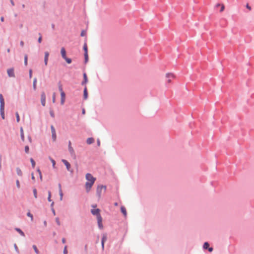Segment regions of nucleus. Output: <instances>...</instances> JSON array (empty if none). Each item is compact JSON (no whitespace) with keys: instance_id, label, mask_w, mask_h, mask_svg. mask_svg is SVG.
Here are the masks:
<instances>
[{"instance_id":"obj_28","label":"nucleus","mask_w":254,"mask_h":254,"mask_svg":"<svg viewBox=\"0 0 254 254\" xmlns=\"http://www.w3.org/2000/svg\"><path fill=\"white\" fill-rule=\"evenodd\" d=\"M30 162L31 163L32 167L34 168L35 166V162L33 158L30 159Z\"/></svg>"},{"instance_id":"obj_61","label":"nucleus","mask_w":254,"mask_h":254,"mask_svg":"<svg viewBox=\"0 0 254 254\" xmlns=\"http://www.w3.org/2000/svg\"><path fill=\"white\" fill-rule=\"evenodd\" d=\"M44 225H45V226H47V222H46V221H44Z\"/></svg>"},{"instance_id":"obj_20","label":"nucleus","mask_w":254,"mask_h":254,"mask_svg":"<svg viewBox=\"0 0 254 254\" xmlns=\"http://www.w3.org/2000/svg\"><path fill=\"white\" fill-rule=\"evenodd\" d=\"M15 230L17 232H18V233H19V234L21 236H23V237H24V236H25V234H24V233H23V232L21 229H20L19 228H16L15 229Z\"/></svg>"},{"instance_id":"obj_24","label":"nucleus","mask_w":254,"mask_h":254,"mask_svg":"<svg viewBox=\"0 0 254 254\" xmlns=\"http://www.w3.org/2000/svg\"><path fill=\"white\" fill-rule=\"evenodd\" d=\"M107 240V236L106 234H104L102 239L101 242H105Z\"/></svg>"},{"instance_id":"obj_19","label":"nucleus","mask_w":254,"mask_h":254,"mask_svg":"<svg viewBox=\"0 0 254 254\" xmlns=\"http://www.w3.org/2000/svg\"><path fill=\"white\" fill-rule=\"evenodd\" d=\"M86 142L88 144H91L94 142V139L92 137H90L87 138Z\"/></svg>"},{"instance_id":"obj_62","label":"nucleus","mask_w":254,"mask_h":254,"mask_svg":"<svg viewBox=\"0 0 254 254\" xmlns=\"http://www.w3.org/2000/svg\"><path fill=\"white\" fill-rule=\"evenodd\" d=\"M85 113V110H84V109H83V110H82V114H84Z\"/></svg>"},{"instance_id":"obj_47","label":"nucleus","mask_w":254,"mask_h":254,"mask_svg":"<svg viewBox=\"0 0 254 254\" xmlns=\"http://www.w3.org/2000/svg\"><path fill=\"white\" fill-rule=\"evenodd\" d=\"M32 69H30L29 70V77H30V78L32 77Z\"/></svg>"},{"instance_id":"obj_37","label":"nucleus","mask_w":254,"mask_h":254,"mask_svg":"<svg viewBox=\"0 0 254 254\" xmlns=\"http://www.w3.org/2000/svg\"><path fill=\"white\" fill-rule=\"evenodd\" d=\"M51 191H48V199L49 201H51Z\"/></svg>"},{"instance_id":"obj_25","label":"nucleus","mask_w":254,"mask_h":254,"mask_svg":"<svg viewBox=\"0 0 254 254\" xmlns=\"http://www.w3.org/2000/svg\"><path fill=\"white\" fill-rule=\"evenodd\" d=\"M32 247H33L35 252L36 253V254H39V252L38 249L37 248V247L35 245H33Z\"/></svg>"},{"instance_id":"obj_21","label":"nucleus","mask_w":254,"mask_h":254,"mask_svg":"<svg viewBox=\"0 0 254 254\" xmlns=\"http://www.w3.org/2000/svg\"><path fill=\"white\" fill-rule=\"evenodd\" d=\"M20 136L22 140L23 141H24V131L22 127L20 128Z\"/></svg>"},{"instance_id":"obj_60","label":"nucleus","mask_w":254,"mask_h":254,"mask_svg":"<svg viewBox=\"0 0 254 254\" xmlns=\"http://www.w3.org/2000/svg\"><path fill=\"white\" fill-rule=\"evenodd\" d=\"M39 176H40V180L42 181V174H41V175H39Z\"/></svg>"},{"instance_id":"obj_22","label":"nucleus","mask_w":254,"mask_h":254,"mask_svg":"<svg viewBox=\"0 0 254 254\" xmlns=\"http://www.w3.org/2000/svg\"><path fill=\"white\" fill-rule=\"evenodd\" d=\"M16 173H17V175L19 176H21L22 175V172L21 170H20V169H19V168H16Z\"/></svg>"},{"instance_id":"obj_23","label":"nucleus","mask_w":254,"mask_h":254,"mask_svg":"<svg viewBox=\"0 0 254 254\" xmlns=\"http://www.w3.org/2000/svg\"><path fill=\"white\" fill-rule=\"evenodd\" d=\"M36 83H37V79H36V78H35L33 80V89L34 90H35L36 89Z\"/></svg>"},{"instance_id":"obj_4","label":"nucleus","mask_w":254,"mask_h":254,"mask_svg":"<svg viewBox=\"0 0 254 254\" xmlns=\"http://www.w3.org/2000/svg\"><path fill=\"white\" fill-rule=\"evenodd\" d=\"M166 77L167 78V83H170L172 79L175 78V75L173 73H168L166 74Z\"/></svg>"},{"instance_id":"obj_1","label":"nucleus","mask_w":254,"mask_h":254,"mask_svg":"<svg viewBox=\"0 0 254 254\" xmlns=\"http://www.w3.org/2000/svg\"><path fill=\"white\" fill-rule=\"evenodd\" d=\"M85 178L87 182L85 183V189L87 192H89L92 186L94 184L96 178H94L91 174L87 173L85 175Z\"/></svg>"},{"instance_id":"obj_17","label":"nucleus","mask_w":254,"mask_h":254,"mask_svg":"<svg viewBox=\"0 0 254 254\" xmlns=\"http://www.w3.org/2000/svg\"><path fill=\"white\" fill-rule=\"evenodd\" d=\"M59 193H60V200H62L63 196V193L62 190L61 184L59 185Z\"/></svg>"},{"instance_id":"obj_57","label":"nucleus","mask_w":254,"mask_h":254,"mask_svg":"<svg viewBox=\"0 0 254 254\" xmlns=\"http://www.w3.org/2000/svg\"><path fill=\"white\" fill-rule=\"evenodd\" d=\"M28 139H29V140L30 142H32V139H31V137L29 136L28 137Z\"/></svg>"},{"instance_id":"obj_9","label":"nucleus","mask_w":254,"mask_h":254,"mask_svg":"<svg viewBox=\"0 0 254 254\" xmlns=\"http://www.w3.org/2000/svg\"><path fill=\"white\" fill-rule=\"evenodd\" d=\"M97 222H98V227L100 229L103 228V225H102V218L101 216H99L98 217H97Z\"/></svg>"},{"instance_id":"obj_29","label":"nucleus","mask_w":254,"mask_h":254,"mask_svg":"<svg viewBox=\"0 0 254 254\" xmlns=\"http://www.w3.org/2000/svg\"><path fill=\"white\" fill-rule=\"evenodd\" d=\"M83 50L85 52V53H87V46L86 43H85L83 46Z\"/></svg>"},{"instance_id":"obj_33","label":"nucleus","mask_w":254,"mask_h":254,"mask_svg":"<svg viewBox=\"0 0 254 254\" xmlns=\"http://www.w3.org/2000/svg\"><path fill=\"white\" fill-rule=\"evenodd\" d=\"M50 159L51 161V162H52V163L53 167L54 168H55V165H56V162H55V161L53 159H52V158H50Z\"/></svg>"},{"instance_id":"obj_6","label":"nucleus","mask_w":254,"mask_h":254,"mask_svg":"<svg viewBox=\"0 0 254 254\" xmlns=\"http://www.w3.org/2000/svg\"><path fill=\"white\" fill-rule=\"evenodd\" d=\"M7 74H8V75L9 77H15L13 68H11L8 69L7 70Z\"/></svg>"},{"instance_id":"obj_59","label":"nucleus","mask_w":254,"mask_h":254,"mask_svg":"<svg viewBox=\"0 0 254 254\" xmlns=\"http://www.w3.org/2000/svg\"><path fill=\"white\" fill-rule=\"evenodd\" d=\"M32 179L33 180H35V177H34V175H33V174H32Z\"/></svg>"},{"instance_id":"obj_35","label":"nucleus","mask_w":254,"mask_h":254,"mask_svg":"<svg viewBox=\"0 0 254 254\" xmlns=\"http://www.w3.org/2000/svg\"><path fill=\"white\" fill-rule=\"evenodd\" d=\"M24 149H25V152L26 153H28L29 151V148L28 146H25Z\"/></svg>"},{"instance_id":"obj_49","label":"nucleus","mask_w":254,"mask_h":254,"mask_svg":"<svg viewBox=\"0 0 254 254\" xmlns=\"http://www.w3.org/2000/svg\"><path fill=\"white\" fill-rule=\"evenodd\" d=\"M20 44L21 47H23L24 46V42L23 41H21Z\"/></svg>"},{"instance_id":"obj_14","label":"nucleus","mask_w":254,"mask_h":254,"mask_svg":"<svg viewBox=\"0 0 254 254\" xmlns=\"http://www.w3.org/2000/svg\"><path fill=\"white\" fill-rule=\"evenodd\" d=\"M0 107H4V101L2 94H0Z\"/></svg>"},{"instance_id":"obj_55","label":"nucleus","mask_w":254,"mask_h":254,"mask_svg":"<svg viewBox=\"0 0 254 254\" xmlns=\"http://www.w3.org/2000/svg\"><path fill=\"white\" fill-rule=\"evenodd\" d=\"M10 2H11V3L12 5H14V3L13 1V0H10Z\"/></svg>"},{"instance_id":"obj_36","label":"nucleus","mask_w":254,"mask_h":254,"mask_svg":"<svg viewBox=\"0 0 254 254\" xmlns=\"http://www.w3.org/2000/svg\"><path fill=\"white\" fill-rule=\"evenodd\" d=\"M220 6H221V9H220V11L221 12L224 11V10L225 9V6L223 4H221Z\"/></svg>"},{"instance_id":"obj_8","label":"nucleus","mask_w":254,"mask_h":254,"mask_svg":"<svg viewBox=\"0 0 254 254\" xmlns=\"http://www.w3.org/2000/svg\"><path fill=\"white\" fill-rule=\"evenodd\" d=\"M100 210L99 209H93L91 210V213L93 215H96L97 217H98L99 216H101L100 214Z\"/></svg>"},{"instance_id":"obj_48","label":"nucleus","mask_w":254,"mask_h":254,"mask_svg":"<svg viewBox=\"0 0 254 254\" xmlns=\"http://www.w3.org/2000/svg\"><path fill=\"white\" fill-rule=\"evenodd\" d=\"M246 7L248 9H249L250 10H251V7L248 4H247Z\"/></svg>"},{"instance_id":"obj_10","label":"nucleus","mask_w":254,"mask_h":254,"mask_svg":"<svg viewBox=\"0 0 254 254\" xmlns=\"http://www.w3.org/2000/svg\"><path fill=\"white\" fill-rule=\"evenodd\" d=\"M68 150H69L70 153L71 154H72V155H75L74 154V151L73 148L71 146V143L70 141H69V142H68Z\"/></svg>"},{"instance_id":"obj_53","label":"nucleus","mask_w":254,"mask_h":254,"mask_svg":"<svg viewBox=\"0 0 254 254\" xmlns=\"http://www.w3.org/2000/svg\"><path fill=\"white\" fill-rule=\"evenodd\" d=\"M208 251H209V252H211L213 251V248H209L208 249Z\"/></svg>"},{"instance_id":"obj_44","label":"nucleus","mask_w":254,"mask_h":254,"mask_svg":"<svg viewBox=\"0 0 254 254\" xmlns=\"http://www.w3.org/2000/svg\"><path fill=\"white\" fill-rule=\"evenodd\" d=\"M27 216L30 217L32 220H33V215L30 212L27 213Z\"/></svg>"},{"instance_id":"obj_56","label":"nucleus","mask_w":254,"mask_h":254,"mask_svg":"<svg viewBox=\"0 0 254 254\" xmlns=\"http://www.w3.org/2000/svg\"><path fill=\"white\" fill-rule=\"evenodd\" d=\"M221 4H220V3H217V4H216V7H219V6H221Z\"/></svg>"},{"instance_id":"obj_41","label":"nucleus","mask_w":254,"mask_h":254,"mask_svg":"<svg viewBox=\"0 0 254 254\" xmlns=\"http://www.w3.org/2000/svg\"><path fill=\"white\" fill-rule=\"evenodd\" d=\"M39 36H39V38H38V42H39V43H40L41 42V41H42V36H41V34H40V33H39Z\"/></svg>"},{"instance_id":"obj_63","label":"nucleus","mask_w":254,"mask_h":254,"mask_svg":"<svg viewBox=\"0 0 254 254\" xmlns=\"http://www.w3.org/2000/svg\"><path fill=\"white\" fill-rule=\"evenodd\" d=\"M100 145V141L98 140V145L99 146Z\"/></svg>"},{"instance_id":"obj_43","label":"nucleus","mask_w":254,"mask_h":254,"mask_svg":"<svg viewBox=\"0 0 254 254\" xmlns=\"http://www.w3.org/2000/svg\"><path fill=\"white\" fill-rule=\"evenodd\" d=\"M16 186L18 188H20V183L18 180H16Z\"/></svg>"},{"instance_id":"obj_2","label":"nucleus","mask_w":254,"mask_h":254,"mask_svg":"<svg viewBox=\"0 0 254 254\" xmlns=\"http://www.w3.org/2000/svg\"><path fill=\"white\" fill-rule=\"evenodd\" d=\"M61 53L62 58L65 60L67 64H70L71 63V60L69 58H67L66 56V51L65 49L63 47L61 50Z\"/></svg>"},{"instance_id":"obj_26","label":"nucleus","mask_w":254,"mask_h":254,"mask_svg":"<svg viewBox=\"0 0 254 254\" xmlns=\"http://www.w3.org/2000/svg\"><path fill=\"white\" fill-rule=\"evenodd\" d=\"M84 77V81L82 82V84L86 83L87 82V77L86 73H84L83 74Z\"/></svg>"},{"instance_id":"obj_46","label":"nucleus","mask_w":254,"mask_h":254,"mask_svg":"<svg viewBox=\"0 0 254 254\" xmlns=\"http://www.w3.org/2000/svg\"><path fill=\"white\" fill-rule=\"evenodd\" d=\"M14 247L15 251L16 252H18V247H17V246H16V244H14Z\"/></svg>"},{"instance_id":"obj_13","label":"nucleus","mask_w":254,"mask_h":254,"mask_svg":"<svg viewBox=\"0 0 254 254\" xmlns=\"http://www.w3.org/2000/svg\"><path fill=\"white\" fill-rule=\"evenodd\" d=\"M61 103L62 105H64L65 102V95L64 92H62V94H61Z\"/></svg>"},{"instance_id":"obj_51","label":"nucleus","mask_w":254,"mask_h":254,"mask_svg":"<svg viewBox=\"0 0 254 254\" xmlns=\"http://www.w3.org/2000/svg\"><path fill=\"white\" fill-rule=\"evenodd\" d=\"M37 172H38L39 175H41V174H42V173H41V171L40 170V169H37Z\"/></svg>"},{"instance_id":"obj_11","label":"nucleus","mask_w":254,"mask_h":254,"mask_svg":"<svg viewBox=\"0 0 254 254\" xmlns=\"http://www.w3.org/2000/svg\"><path fill=\"white\" fill-rule=\"evenodd\" d=\"M62 162L64 163V164L65 165L66 168L68 171H70V164L69 163L66 161V160L63 159L62 160Z\"/></svg>"},{"instance_id":"obj_16","label":"nucleus","mask_w":254,"mask_h":254,"mask_svg":"<svg viewBox=\"0 0 254 254\" xmlns=\"http://www.w3.org/2000/svg\"><path fill=\"white\" fill-rule=\"evenodd\" d=\"M121 212L123 213V214H124V215L126 217L127 216V211H126V208L122 206L121 208Z\"/></svg>"},{"instance_id":"obj_34","label":"nucleus","mask_w":254,"mask_h":254,"mask_svg":"<svg viewBox=\"0 0 254 254\" xmlns=\"http://www.w3.org/2000/svg\"><path fill=\"white\" fill-rule=\"evenodd\" d=\"M84 57H85V63H87L88 60V56L87 53H84Z\"/></svg>"},{"instance_id":"obj_3","label":"nucleus","mask_w":254,"mask_h":254,"mask_svg":"<svg viewBox=\"0 0 254 254\" xmlns=\"http://www.w3.org/2000/svg\"><path fill=\"white\" fill-rule=\"evenodd\" d=\"M106 190V187L105 186L101 185L98 186L97 188V194L99 198L101 197L102 190L105 191Z\"/></svg>"},{"instance_id":"obj_39","label":"nucleus","mask_w":254,"mask_h":254,"mask_svg":"<svg viewBox=\"0 0 254 254\" xmlns=\"http://www.w3.org/2000/svg\"><path fill=\"white\" fill-rule=\"evenodd\" d=\"M56 222L59 226H60L61 223H60V219L59 218L57 217L56 218Z\"/></svg>"},{"instance_id":"obj_12","label":"nucleus","mask_w":254,"mask_h":254,"mask_svg":"<svg viewBox=\"0 0 254 254\" xmlns=\"http://www.w3.org/2000/svg\"><path fill=\"white\" fill-rule=\"evenodd\" d=\"M49 56V54L48 52H45L44 63L45 65H47L48 64Z\"/></svg>"},{"instance_id":"obj_30","label":"nucleus","mask_w":254,"mask_h":254,"mask_svg":"<svg viewBox=\"0 0 254 254\" xmlns=\"http://www.w3.org/2000/svg\"><path fill=\"white\" fill-rule=\"evenodd\" d=\"M209 246V244L207 242H205L203 245V248L204 249H207L208 248Z\"/></svg>"},{"instance_id":"obj_58","label":"nucleus","mask_w":254,"mask_h":254,"mask_svg":"<svg viewBox=\"0 0 254 254\" xmlns=\"http://www.w3.org/2000/svg\"><path fill=\"white\" fill-rule=\"evenodd\" d=\"M0 20H1L2 22H3V21H4V18H3V17H1V18H0Z\"/></svg>"},{"instance_id":"obj_40","label":"nucleus","mask_w":254,"mask_h":254,"mask_svg":"<svg viewBox=\"0 0 254 254\" xmlns=\"http://www.w3.org/2000/svg\"><path fill=\"white\" fill-rule=\"evenodd\" d=\"M67 254V246H65L64 248V254Z\"/></svg>"},{"instance_id":"obj_27","label":"nucleus","mask_w":254,"mask_h":254,"mask_svg":"<svg viewBox=\"0 0 254 254\" xmlns=\"http://www.w3.org/2000/svg\"><path fill=\"white\" fill-rule=\"evenodd\" d=\"M33 194H34V197L35 198H36L37 197V190L36 189H33Z\"/></svg>"},{"instance_id":"obj_32","label":"nucleus","mask_w":254,"mask_h":254,"mask_svg":"<svg viewBox=\"0 0 254 254\" xmlns=\"http://www.w3.org/2000/svg\"><path fill=\"white\" fill-rule=\"evenodd\" d=\"M27 60H28V57L27 55H25V56H24V64L25 65H27Z\"/></svg>"},{"instance_id":"obj_38","label":"nucleus","mask_w":254,"mask_h":254,"mask_svg":"<svg viewBox=\"0 0 254 254\" xmlns=\"http://www.w3.org/2000/svg\"><path fill=\"white\" fill-rule=\"evenodd\" d=\"M16 121L17 122H19L20 120V118L18 113L17 112L16 113Z\"/></svg>"},{"instance_id":"obj_45","label":"nucleus","mask_w":254,"mask_h":254,"mask_svg":"<svg viewBox=\"0 0 254 254\" xmlns=\"http://www.w3.org/2000/svg\"><path fill=\"white\" fill-rule=\"evenodd\" d=\"M86 35V32L84 31H82L81 33V36H84Z\"/></svg>"},{"instance_id":"obj_50","label":"nucleus","mask_w":254,"mask_h":254,"mask_svg":"<svg viewBox=\"0 0 254 254\" xmlns=\"http://www.w3.org/2000/svg\"><path fill=\"white\" fill-rule=\"evenodd\" d=\"M50 114H51V116L52 117H54V114L53 112H50Z\"/></svg>"},{"instance_id":"obj_31","label":"nucleus","mask_w":254,"mask_h":254,"mask_svg":"<svg viewBox=\"0 0 254 254\" xmlns=\"http://www.w3.org/2000/svg\"><path fill=\"white\" fill-rule=\"evenodd\" d=\"M59 91H60L61 94H62V92H64L63 90L62 85L60 84L59 85Z\"/></svg>"},{"instance_id":"obj_18","label":"nucleus","mask_w":254,"mask_h":254,"mask_svg":"<svg viewBox=\"0 0 254 254\" xmlns=\"http://www.w3.org/2000/svg\"><path fill=\"white\" fill-rule=\"evenodd\" d=\"M4 107H0V114L3 119H4Z\"/></svg>"},{"instance_id":"obj_5","label":"nucleus","mask_w":254,"mask_h":254,"mask_svg":"<svg viewBox=\"0 0 254 254\" xmlns=\"http://www.w3.org/2000/svg\"><path fill=\"white\" fill-rule=\"evenodd\" d=\"M51 132H52V137L53 140L55 141L57 139L56 132V130L53 125L51 126Z\"/></svg>"},{"instance_id":"obj_64","label":"nucleus","mask_w":254,"mask_h":254,"mask_svg":"<svg viewBox=\"0 0 254 254\" xmlns=\"http://www.w3.org/2000/svg\"><path fill=\"white\" fill-rule=\"evenodd\" d=\"M7 52L8 53H9V52H10V49H8L7 50Z\"/></svg>"},{"instance_id":"obj_15","label":"nucleus","mask_w":254,"mask_h":254,"mask_svg":"<svg viewBox=\"0 0 254 254\" xmlns=\"http://www.w3.org/2000/svg\"><path fill=\"white\" fill-rule=\"evenodd\" d=\"M88 97V93H87V87H85L84 89V93H83V98L84 99H87Z\"/></svg>"},{"instance_id":"obj_42","label":"nucleus","mask_w":254,"mask_h":254,"mask_svg":"<svg viewBox=\"0 0 254 254\" xmlns=\"http://www.w3.org/2000/svg\"><path fill=\"white\" fill-rule=\"evenodd\" d=\"M52 101H53V103H55V101H56V95H55V93H54V94H53Z\"/></svg>"},{"instance_id":"obj_7","label":"nucleus","mask_w":254,"mask_h":254,"mask_svg":"<svg viewBox=\"0 0 254 254\" xmlns=\"http://www.w3.org/2000/svg\"><path fill=\"white\" fill-rule=\"evenodd\" d=\"M41 101L43 106L46 105V95L44 92H42L41 95Z\"/></svg>"},{"instance_id":"obj_52","label":"nucleus","mask_w":254,"mask_h":254,"mask_svg":"<svg viewBox=\"0 0 254 254\" xmlns=\"http://www.w3.org/2000/svg\"><path fill=\"white\" fill-rule=\"evenodd\" d=\"M104 243H105V242H102V247L103 250L104 248Z\"/></svg>"},{"instance_id":"obj_54","label":"nucleus","mask_w":254,"mask_h":254,"mask_svg":"<svg viewBox=\"0 0 254 254\" xmlns=\"http://www.w3.org/2000/svg\"><path fill=\"white\" fill-rule=\"evenodd\" d=\"M62 242H63V243H64V244L65 243V239L64 238H63V239H62Z\"/></svg>"}]
</instances>
